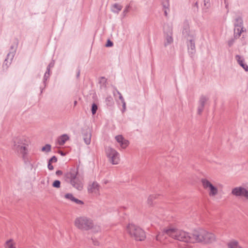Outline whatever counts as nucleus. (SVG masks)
I'll list each match as a JSON object with an SVG mask.
<instances>
[{
	"label": "nucleus",
	"instance_id": "1",
	"mask_svg": "<svg viewBox=\"0 0 248 248\" xmlns=\"http://www.w3.org/2000/svg\"><path fill=\"white\" fill-rule=\"evenodd\" d=\"M167 236H169L180 241L190 243L197 242L211 243L216 240L214 234L203 230L190 233L183 230L174 229H164L156 235L155 239L157 241H161L163 237L166 238Z\"/></svg>",
	"mask_w": 248,
	"mask_h": 248
},
{
	"label": "nucleus",
	"instance_id": "2",
	"mask_svg": "<svg viewBox=\"0 0 248 248\" xmlns=\"http://www.w3.org/2000/svg\"><path fill=\"white\" fill-rule=\"evenodd\" d=\"M78 168L70 169L69 172L65 173L63 178L64 180L70 183L74 188L78 190H81L83 188V184L78 176Z\"/></svg>",
	"mask_w": 248,
	"mask_h": 248
},
{
	"label": "nucleus",
	"instance_id": "3",
	"mask_svg": "<svg viewBox=\"0 0 248 248\" xmlns=\"http://www.w3.org/2000/svg\"><path fill=\"white\" fill-rule=\"evenodd\" d=\"M126 231L136 241H143L146 237L144 231L134 224H129L126 227Z\"/></svg>",
	"mask_w": 248,
	"mask_h": 248
},
{
	"label": "nucleus",
	"instance_id": "4",
	"mask_svg": "<svg viewBox=\"0 0 248 248\" xmlns=\"http://www.w3.org/2000/svg\"><path fill=\"white\" fill-rule=\"evenodd\" d=\"M75 225L79 229L88 231L93 227V222L88 217H81L76 219Z\"/></svg>",
	"mask_w": 248,
	"mask_h": 248
},
{
	"label": "nucleus",
	"instance_id": "5",
	"mask_svg": "<svg viewBox=\"0 0 248 248\" xmlns=\"http://www.w3.org/2000/svg\"><path fill=\"white\" fill-rule=\"evenodd\" d=\"M106 155L109 161L113 165L118 164L120 161L119 154L113 148L108 146L105 148Z\"/></svg>",
	"mask_w": 248,
	"mask_h": 248
},
{
	"label": "nucleus",
	"instance_id": "6",
	"mask_svg": "<svg viewBox=\"0 0 248 248\" xmlns=\"http://www.w3.org/2000/svg\"><path fill=\"white\" fill-rule=\"evenodd\" d=\"M234 35L235 38H239L241 34L246 31V29L243 27V20L242 17L237 16L234 22Z\"/></svg>",
	"mask_w": 248,
	"mask_h": 248
},
{
	"label": "nucleus",
	"instance_id": "7",
	"mask_svg": "<svg viewBox=\"0 0 248 248\" xmlns=\"http://www.w3.org/2000/svg\"><path fill=\"white\" fill-rule=\"evenodd\" d=\"M202 186L205 189L209 188L210 190L209 195L210 196H215L217 193V188L214 186L208 180L202 179L201 180Z\"/></svg>",
	"mask_w": 248,
	"mask_h": 248
},
{
	"label": "nucleus",
	"instance_id": "8",
	"mask_svg": "<svg viewBox=\"0 0 248 248\" xmlns=\"http://www.w3.org/2000/svg\"><path fill=\"white\" fill-rule=\"evenodd\" d=\"M27 145H13V149L17 152L18 154L22 155V158L25 162L26 163V155L27 154L28 150L26 147Z\"/></svg>",
	"mask_w": 248,
	"mask_h": 248
},
{
	"label": "nucleus",
	"instance_id": "9",
	"mask_svg": "<svg viewBox=\"0 0 248 248\" xmlns=\"http://www.w3.org/2000/svg\"><path fill=\"white\" fill-rule=\"evenodd\" d=\"M232 193L236 196H244L248 199V191L241 186L233 188Z\"/></svg>",
	"mask_w": 248,
	"mask_h": 248
},
{
	"label": "nucleus",
	"instance_id": "10",
	"mask_svg": "<svg viewBox=\"0 0 248 248\" xmlns=\"http://www.w3.org/2000/svg\"><path fill=\"white\" fill-rule=\"evenodd\" d=\"M182 35L183 37L188 40L190 38H194V35L190 33L189 23L187 21H185L183 24L182 29Z\"/></svg>",
	"mask_w": 248,
	"mask_h": 248
},
{
	"label": "nucleus",
	"instance_id": "11",
	"mask_svg": "<svg viewBox=\"0 0 248 248\" xmlns=\"http://www.w3.org/2000/svg\"><path fill=\"white\" fill-rule=\"evenodd\" d=\"M187 46L188 49V52L190 57H192L196 52L194 38H190L187 40Z\"/></svg>",
	"mask_w": 248,
	"mask_h": 248
},
{
	"label": "nucleus",
	"instance_id": "12",
	"mask_svg": "<svg viewBox=\"0 0 248 248\" xmlns=\"http://www.w3.org/2000/svg\"><path fill=\"white\" fill-rule=\"evenodd\" d=\"M81 131L83 136V139L85 143L87 145L90 144L91 143L92 136L90 129L88 128H87L86 129H82Z\"/></svg>",
	"mask_w": 248,
	"mask_h": 248
},
{
	"label": "nucleus",
	"instance_id": "13",
	"mask_svg": "<svg viewBox=\"0 0 248 248\" xmlns=\"http://www.w3.org/2000/svg\"><path fill=\"white\" fill-rule=\"evenodd\" d=\"M116 141L120 144L121 147L124 149L129 144L128 140L124 139L122 135H118L115 137Z\"/></svg>",
	"mask_w": 248,
	"mask_h": 248
},
{
	"label": "nucleus",
	"instance_id": "14",
	"mask_svg": "<svg viewBox=\"0 0 248 248\" xmlns=\"http://www.w3.org/2000/svg\"><path fill=\"white\" fill-rule=\"evenodd\" d=\"M235 58L237 63L245 70V71H248V65L245 63L244 58L240 55H236Z\"/></svg>",
	"mask_w": 248,
	"mask_h": 248
},
{
	"label": "nucleus",
	"instance_id": "15",
	"mask_svg": "<svg viewBox=\"0 0 248 248\" xmlns=\"http://www.w3.org/2000/svg\"><path fill=\"white\" fill-rule=\"evenodd\" d=\"M100 186L96 182H93L92 185L89 186L88 191L89 193H96L99 191Z\"/></svg>",
	"mask_w": 248,
	"mask_h": 248
},
{
	"label": "nucleus",
	"instance_id": "16",
	"mask_svg": "<svg viewBox=\"0 0 248 248\" xmlns=\"http://www.w3.org/2000/svg\"><path fill=\"white\" fill-rule=\"evenodd\" d=\"M15 54V50L9 52L7 55L6 58L4 61L3 65H5L8 67L11 64V62L14 57Z\"/></svg>",
	"mask_w": 248,
	"mask_h": 248
},
{
	"label": "nucleus",
	"instance_id": "17",
	"mask_svg": "<svg viewBox=\"0 0 248 248\" xmlns=\"http://www.w3.org/2000/svg\"><path fill=\"white\" fill-rule=\"evenodd\" d=\"M27 145L25 139L23 137H18L13 139V145Z\"/></svg>",
	"mask_w": 248,
	"mask_h": 248
},
{
	"label": "nucleus",
	"instance_id": "18",
	"mask_svg": "<svg viewBox=\"0 0 248 248\" xmlns=\"http://www.w3.org/2000/svg\"><path fill=\"white\" fill-rule=\"evenodd\" d=\"M69 138L67 134H63L58 138V143L60 145H63Z\"/></svg>",
	"mask_w": 248,
	"mask_h": 248
},
{
	"label": "nucleus",
	"instance_id": "19",
	"mask_svg": "<svg viewBox=\"0 0 248 248\" xmlns=\"http://www.w3.org/2000/svg\"><path fill=\"white\" fill-rule=\"evenodd\" d=\"M164 33L165 35H172V27L171 25L166 24L163 27Z\"/></svg>",
	"mask_w": 248,
	"mask_h": 248
},
{
	"label": "nucleus",
	"instance_id": "20",
	"mask_svg": "<svg viewBox=\"0 0 248 248\" xmlns=\"http://www.w3.org/2000/svg\"><path fill=\"white\" fill-rule=\"evenodd\" d=\"M228 248H241L242 247L239 244L237 241L232 240L227 244Z\"/></svg>",
	"mask_w": 248,
	"mask_h": 248
},
{
	"label": "nucleus",
	"instance_id": "21",
	"mask_svg": "<svg viewBox=\"0 0 248 248\" xmlns=\"http://www.w3.org/2000/svg\"><path fill=\"white\" fill-rule=\"evenodd\" d=\"M165 43H164V46H167L171 44L173 41V39L172 38V35H165Z\"/></svg>",
	"mask_w": 248,
	"mask_h": 248
},
{
	"label": "nucleus",
	"instance_id": "22",
	"mask_svg": "<svg viewBox=\"0 0 248 248\" xmlns=\"http://www.w3.org/2000/svg\"><path fill=\"white\" fill-rule=\"evenodd\" d=\"M115 90H116V93L119 94V98L122 102V103L123 105H122L123 109L122 110V113H124L126 110V103H125L124 99V97H123L122 94L120 93V92L119 91H118L117 89H116Z\"/></svg>",
	"mask_w": 248,
	"mask_h": 248
},
{
	"label": "nucleus",
	"instance_id": "23",
	"mask_svg": "<svg viewBox=\"0 0 248 248\" xmlns=\"http://www.w3.org/2000/svg\"><path fill=\"white\" fill-rule=\"evenodd\" d=\"M107 79L104 77H102L100 78L99 83L100 85V88H106L107 87Z\"/></svg>",
	"mask_w": 248,
	"mask_h": 248
},
{
	"label": "nucleus",
	"instance_id": "24",
	"mask_svg": "<svg viewBox=\"0 0 248 248\" xmlns=\"http://www.w3.org/2000/svg\"><path fill=\"white\" fill-rule=\"evenodd\" d=\"M207 100V98L204 95H202L200 97L199 101V105L202 106L204 107L205 104Z\"/></svg>",
	"mask_w": 248,
	"mask_h": 248
},
{
	"label": "nucleus",
	"instance_id": "25",
	"mask_svg": "<svg viewBox=\"0 0 248 248\" xmlns=\"http://www.w3.org/2000/svg\"><path fill=\"white\" fill-rule=\"evenodd\" d=\"M113 7L116 9L117 10H113L114 13H118L122 9L123 6L118 3H115L113 5Z\"/></svg>",
	"mask_w": 248,
	"mask_h": 248
},
{
	"label": "nucleus",
	"instance_id": "26",
	"mask_svg": "<svg viewBox=\"0 0 248 248\" xmlns=\"http://www.w3.org/2000/svg\"><path fill=\"white\" fill-rule=\"evenodd\" d=\"M106 102L108 106H111L113 104V98L111 96H108L106 98Z\"/></svg>",
	"mask_w": 248,
	"mask_h": 248
},
{
	"label": "nucleus",
	"instance_id": "27",
	"mask_svg": "<svg viewBox=\"0 0 248 248\" xmlns=\"http://www.w3.org/2000/svg\"><path fill=\"white\" fill-rule=\"evenodd\" d=\"M162 5L163 9H169L170 4L169 0H162Z\"/></svg>",
	"mask_w": 248,
	"mask_h": 248
},
{
	"label": "nucleus",
	"instance_id": "28",
	"mask_svg": "<svg viewBox=\"0 0 248 248\" xmlns=\"http://www.w3.org/2000/svg\"><path fill=\"white\" fill-rule=\"evenodd\" d=\"M51 145L49 144H46L45 146H43L42 148V151L43 152H49L51 151Z\"/></svg>",
	"mask_w": 248,
	"mask_h": 248
},
{
	"label": "nucleus",
	"instance_id": "29",
	"mask_svg": "<svg viewBox=\"0 0 248 248\" xmlns=\"http://www.w3.org/2000/svg\"><path fill=\"white\" fill-rule=\"evenodd\" d=\"M98 109V106L96 104L93 103L92 105L91 111L93 115H94Z\"/></svg>",
	"mask_w": 248,
	"mask_h": 248
},
{
	"label": "nucleus",
	"instance_id": "30",
	"mask_svg": "<svg viewBox=\"0 0 248 248\" xmlns=\"http://www.w3.org/2000/svg\"><path fill=\"white\" fill-rule=\"evenodd\" d=\"M157 197L156 195H150L147 200V202L149 205H151L153 203L152 201L154 199H155Z\"/></svg>",
	"mask_w": 248,
	"mask_h": 248
},
{
	"label": "nucleus",
	"instance_id": "31",
	"mask_svg": "<svg viewBox=\"0 0 248 248\" xmlns=\"http://www.w3.org/2000/svg\"><path fill=\"white\" fill-rule=\"evenodd\" d=\"M52 186L55 188H60L61 186V182L59 180H55L52 183Z\"/></svg>",
	"mask_w": 248,
	"mask_h": 248
},
{
	"label": "nucleus",
	"instance_id": "32",
	"mask_svg": "<svg viewBox=\"0 0 248 248\" xmlns=\"http://www.w3.org/2000/svg\"><path fill=\"white\" fill-rule=\"evenodd\" d=\"M64 197L68 199V200H69L70 201H71L72 202L73 201L74 199H75V197H74L73 195L71 193H67L65 195H64Z\"/></svg>",
	"mask_w": 248,
	"mask_h": 248
},
{
	"label": "nucleus",
	"instance_id": "33",
	"mask_svg": "<svg viewBox=\"0 0 248 248\" xmlns=\"http://www.w3.org/2000/svg\"><path fill=\"white\" fill-rule=\"evenodd\" d=\"M12 241V239H10L6 242V247L5 248H16L11 243Z\"/></svg>",
	"mask_w": 248,
	"mask_h": 248
},
{
	"label": "nucleus",
	"instance_id": "34",
	"mask_svg": "<svg viewBox=\"0 0 248 248\" xmlns=\"http://www.w3.org/2000/svg\"><path fill=\"white\" fill-rule=\"evenodd\" d=\"M233 36H234L233 38H231L228 41V45L230 47L232 46L233 45V44L235 42V40L237 38H235L234 35H233Z\"/></svg>",
	"mask_w": 248,
	"mask_h": 248
},
{
	"label": "nucleus",
	"instance_id": "35",
	"mask_svg": "<svg viewBox=\"0 0 248 248\" xmlns=\"http://www.w3.org/2000/svg\"><path fill=\"white\" fill-rule=\"evenodd\" d=\"M93 229V231L94 232H97L99 231H100L101 230V228L100 227V226H93V227L91 228Z\"/></svg>",
	"mask_w": 248,
	"mask_h": 248
},
{
	"label": "nucleus",
	"instance_id": "36",
	"mask_svg": "<svg viewBox=\"0 0 248 248\" xmlns=\"http://www.w3.org/2000/svg\"><path fill=\"white\" fill-rule=\"evenodd\" d=\"M204 6L208 9L210 6V0H203Z\"/></svg>",
	"mask_w": 248,
	"mask_h": 248
},
{
	"label": "nucleus",
	"instance_id": "37",
	"mask_svg": "<svg viewBox=\"0 0 248 248\" xmlns=\"http://www.w3.org/2000/svg\"><path fill=\"white\" fill-rule=\"evenodd\" d=\"M129 8H130V5H127L125 9H124L123 12V16H125L127 13L129 11Z\"/></svg>",
	"mask_w": 248,
	"mask_h": 248
},
{
	"label": "nucleus",
	"instance_id": "38",
	"mask_svg": "<svg viewBox=\"0 0 248 248\" xmlns=\"http://www.w3.org/2000/svg\"><path fill=\"white\" fill-rule=\"evenodd\" d=\"M49 75H47L46 74H45L44 78H43V82L45 84V87L46 86V81L47 80V79L49 78Z\"/></svg>",
	"mask_w": 248,
	"mask_h": 248
},
{
	"label": "nucleus",
	"instance_id": "39",
	"mask_svg": "<svg viewBox=\"0 0 248 248\" xmlns=\"http://www.w3.org/2000/svg\"><path fill=\"white\" fill-rule=\"evenodd\" d=\"M73 202L76 203L78 204H84V202L83 201H82L80 200H78L76 198H75V199H74Z\"/></svg>",
	"mask_w": 248,
	"mask_h": 248
},
{
	"label": "nucleus",
	"instance_id": "40",
	"mask_svg": "<svg viewBox=\"0 0 248 248\" xmlns=\"http://www.w3.org/2000/svg\"><path fill=\"white\" fill-rule=\"evenodd\" d=\"M113 45V42L110 41L109 39L107 40V43L105 45V46L106 47H111Z\"/></svg>",
	"mask_w": 248,
	"mask_h": 248
},
{
	"label": "nucleus",
	"instance_id": "41",
	"mask_svg": "<svg viewBox=\"0 0 248 248\" xmlns=\"http://www.w3.org/2000/svg\"><path fill=\"white\" fill-rule=\"evenodd\" d=\"M57 161V158L55 156H53L51 157L48 161V162L50 163L56 162Z\"/></svg>",
	"mask_w": 248,
	"mask_h": 248
},
{
	"label": "nucleus",
	"instance_id": "42",
	"mask_svg": "<svg viewBox=\"0 0 248 248\" xmlns=\"http://www.w3.org/2000/svg\"><path fill=\"white\" fill-rule=\"evenodd\" d=\"M204 108V107H202V106L199 105V107L198 108V114H201Z\"/></svg>",
	"mask_w": 248,
	"mask_h": 248
},
{
	"label": "nucleus",
	"instance_id": "43",
	"mask_svg": "<svg viewBox=\"0 0 248 248\" xmlns=\"http://www.w3.org/2000/svg\"><path fill=\"white\" fill-rule=\"evenodd\" d=\"M47 168H48V170H52L54 169V167H53V165H52V163L50 162H48Z\"/></svg>",
	"mask_w": 248,
	"mask_h": 248
},
{
	"label": "nucleus",
	"instance_id": "44",
	"mask_svg": "<svg viewBox=\"0 0 248 248\" xmlns=\"http://www.w3.org/2000/svg\"><path fill=\"white\" fill-rule=\"evenodd\" d=\"M224 3L225 4V8L227 9V13L229 12V3L227 2V0H224Z\"/></svg>",
	"mask_w": 248,
	"mask_h": 248
},
{
	"label": "nucleus",
	"instance_id": "45",
	"mask_svg": "<svg viewBox=\"0 0 248 248\" xmlns=\"http://www.w3.org/2000/svg\"><path fill=\"white\" fill-rule=\"evenodd\" d=\"M55 62L54 60H52L48 65L47 67L51 68L54 66Z\"/></svg>",
	"mask_w": 248,
	"mask_h": 248
},
{
	"label": "nucleus",
	"instance_id": "46",
	"mask_svg": "<svg viewBox=\"0 0 248 248\" xmlns=\"http://www.w3.org/2000/svg\"><path fill=\"white\" fill-rule=\"evenodd\" d=\"M92 240L93 241V244L94 245H95V246L99 245V242L97 240H96V239H94L93 238H92Z\"/></svg>",
	"mask_w": 248,
	"mask_h": 248
},
{
	"label": "nucleus",
	"instance_id": "47",
	"mask_svg": "<svg viewBox=\"0 0 248 248\" xmlns=\"http://www.w3.org/2000/svg\"><path fill=\"white\" fill-rule=\"evenodd\" d=\"M193 9H196L197 11L198 10V3L197 1L194 4Z\"/></svg>",
	"mask_w": 248,
	"mask_h": 248
},
{
	"label": "nucleus",
	"instance_id": "48",
	"mask_svg": "<svg viewBox=\"0 0 248 248\" xmlns=\"http://www.w3.org/2000/svg\"><path fill=\"white\" fill-rule=\"evenodd\" d=\"M56 174L57 175H61L62 174V171L61 170H58L56 172Z\"/></svg>",
	"mask_w": 248,
	"mask_h": 248
},
{
	"label": "nucleus",
	"instance_id": "49",
	"mask_svg": "<svg viewBox=\"0 0 248 248\" xmlns=\"http://www.w3.org/2000/svg\"><path fill=\"white\" fill-rule=\"evenodd\" d=\"M80 69L78 68V70H77V75H76L77 78H79V77L80 76Z\"/></svg>",
	"mask_w": 248,
	"mask_h": 248
},
{
	"label": "nucleus",
	"instance_id": "50",
	"mask_svg": "<svg viewBox=\"0 0 248 248\" xmlns=\"http://www.w3.org/2000/svg\"><path fill=\"white\" fill-rule=\"evenodd\" d=\"M58 153L60 154L62 156H65L66 155V153L63 152L62 151L59 150L58 151Z\"/></svg>",
	"mask_w": 248,
	"mask_h": 248
},
{
	"label": "nucleus",
	"instance_id": "51",
	"mask_svg": "<svg viewBox=\"0 0 248 248\" xmlns=\"http://www.w3.org/2000/svg\"><path fill=\"white\" fill-rule=\"evenodd\" d=\"M163 10H164L165 16H168L167 10H168L169 11V9H163Z\"/></svg>",
	"mask_w": 248,
	"mask_h": 248
},
{
	"label": "nucleus",
	"instance_id": "52",
	"mask_svg": "<svg viewBox=\"0 0 248 248\" xmlns=\"http://www.w3.org/2000/svg\"><path fill=\"white\" fill-rule=\"evenodd\" d=\"M50 69V68L47 67L46 71V72L45 74H46L47 75H50V74H49Z\"/></svg>",
	"mask_w": 248,
	"mask_h": 248
},
{
	"label": "nucleus",
	"instance_id": "53",
	"mask_svg": "<svg viewBox=\"0 0 248 248\" xmlns=\"http://www.w3.org/2000/svg\"><path fill=\"white\" fill-rule=\"evenodd\" d=\"M10 49H11V51L10 52L14 51V50H15V52L16 51V49L14 48V46H11Z\"/></svg>",
	"mask_w": 248,
	"mask_h": 248
},
{
	"label": "nucleus",
	"instance_id": "54",
	"mask_svg": "<svg viewBox=\"0 0 248 248\" xmlns=\"http://www.w3.org/2000/svg\"><path fill=\"white\" fill-rule=\"evenodd\" d=\"M77 102L76 101H75L74 102V104H75V105H76Z\"/></svg>",
	"mask_w": 248,
	"mask_h": 248
},
{
	"label": "nucleus",
	"instance_id": "55",
	"mask_svg": "<svg viewBox=\"0 0 248 248\" xmlns=\"http://www.w3.org/2000/svg\"><path fill=\"white\" fill-rule=\"evenodd\" d=\"M43 89H41V93H42Z\"/></svg>",
	"mask_w": 248,
	"mask_h": 248
},
{
	"label": "nucleus",
	"instance_id": "56",
	"mask_svg": "<svg viewBox=\"0 0 248 248\" xmlns=\"http://www.w3.org/2000/svg\"><path fill=\"white\" fill-rule=\"evenodd\" d=\"M241 248H243L242 247H241Z\"/></svg>",
	"mask_w": 248,
	"mask_h": 248
}]
</instances>
